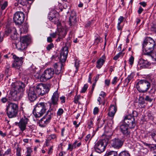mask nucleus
Returning a JSON list of instances; mask_svg holds the SVG:
<instances>
[{
	"label": "nucleus",
	"mask_w": 156,
	"mask_h": 156,
	"mask_svg": "<svg viewBox=\"0 0 156 156\" xmlns=\"http://www.w3.org/2000/svg\"><path fill=\"white\" fill-rule=\"evenodd\" d=\"M12 86V88L10 92L11 99L14 101L19 100L23 96L25 84L21 81L16 82L13 83Z\"/></svg>",
	"instance_id": "1"
},
{
	"label": "nucleus",
	"mask_w": 156,
	"mask_h": 156,
	"mask_svg": "<svg viewBox=\"0 0 156 156\" xmlns=\"http://www.w3.org/2000/svg\"><path fill=\"white\" fill-rule=\"evenodd\" d=\"M155 47V42L152 38L147 37L144 39L142 44L143 51L144 55H150Z\"/></svg>",
	"instance_id": "2"
},
{
	"label": "nucleus",
	"mask_w": 156,
	"mask_h": 156,
	"mask_svg": "<svg viewBox=\"0 0 156 156\" xmlns=\"http://www.w3.org/2000/svg\"><path fill=\"white\" fill-rule=\"evenodd\" d=\"M19 111V105L17 103L9 102L6 105L5 112L9 118L16 117Z\"/></svg>",
	"instance_id": "3"
},
{
	"label": "nucleus",
	"mask_w": 156,
	"mask_h": 156,
	"mask_svg": "<svg viewBox=\"0 0 156 156\" xmlns=\"http://www.w3.org/2000/svg\"><path fill=\"white\" fill-rule=\"evenodd\" d=\"M48 109V103L44 102L38 103L35 106L33 113L36 118H39L43 115Z\"/></svg>",
	"instance_id": "4"
},
{
	"label": "nucleus",
	"mask_w": 156,
	"mask_h": 156,
	"mask_svg": "<svg viewBox=\"0 0 156 156\" xmlns=\"http://www.w3.org/2000/svg\"><path fill=\"white\" fill-rule=\"evenodd\" d=\"M59 94L58 90L54 92L51 99V101H49L46 103L49 106V108L47 111L48 112H51L56 111L58 105Z\"/></svg>",
	"instance_id": "5"
},
{
	"label": "nucleus",
	"mask_w": 156,
	"mask_h": 156,
	"mask_svg": "<svg viewBox=\"0 0 156 156\" xmlns=\"http://www.w3.org/2000/svg\"><path fill=\"white\" fill-rule=\"evenodd\" d=\"M30 37L25 35L20 38V41L16 44V47L18 50L23 52V55H25L26 49L30 41Z\"/></svg>",
	"instance_id": "6"
},
{
	"label": "nucleus",
	"mask_w": 156,
	"mask_h": 156,
	"mask_svg": "<svg viewBox=\"0 0 156 156\" xmlns=\"http://www.w3.org/2000/svg\"><path fill=\"white\" fill-rule=\"evenodd\" d=\"M151 86L149 81L146 80H139L136 84V87L139 91L141 93L146 92Z\"/></svg>",
	"instance_id": "7"
},
{
	"label": "nucleus",
	"mask_w": 156,
	"mask_h": 156,
	"mask_svg": "<svg viewBox=\"0 0 156 156\" xmlns=\"http://www.w3.org/2000/svg\"><path fill=\"white\" fill-rule=\"evenodd\" d=\"M108 141V139H101L96 142L94 146L95 151L99 153L103 152L107 145Z\"/></svg>",
	"instance_id": "8"
},
{
	"label": "nucleus",
	"mask_w": 156,
	"mask_h": 156,
	"mask_svg": "<svg viewBox=\"0 0 156 156\" xmlns=\"http://www.w3.org/2000/svg\"><path fill=\"white\" fill-rule=\"evenodd\" d=\"M35 89L37 95L42 96L48 93L50 90V87L49 85L41 83L37 85Z\"/></svg>",
	"instance_id": "9"
},
{
	"label": "nucleus",
	"mask_w": 156,
	"mask_h": 156,
	"mask_svg": "<svg viewBox=\"0 0 156 156\" xmlns=\"http://www.w3.org/2000/svg\"><path fill=\"white\" fill-rule=\"evenodd\" d=\"M55 74L54 69L51 68L47 69L41 76L40 80L41 81H45L51 78Z\"/></svg>",
	"instance_id": "10"
},
{
	"label": "nucleus",
	"mask_w": 156,
	"mask_h": 156,
	"mask_svg": "<svg viewBox=\"0 0 156 156\" xmlns=\"http://www.w3.org/2000/svg\"><path fill=\"white\" fill-rule=\"evenodd\" d=\"M9 35H10V38L13 40H17L19 35L14 27L7 28L5 29L3 37H6Z\"/></svg>",
	"instance_id": "11"
},
{
	"label": "nucleus",
	"mask_w": 156,
	"mask_h": 156,
	"mask_svg": "<svg viewBox=\"0 0 156 156\" xmlns=\"http://www.w3.org/2000/svg\"><path fill=\"white\" fill-rule=\"evenodd\" d=\"M24 15L21 11L16 12L14 15L13 21L16 25H21L24 20Z\"/></svg>",
	"instance_id": "12"
},
{
	"label": "nucleus",
	"mask_w": 156,
	"mask_h": 156,
	"mask_svg": "<svg viewBox=\"0 0 156 156\" xmlns=\"http://www.w3.org/2000/svg\"><path fill=\"white\" fill-rule=\"evenodd\" d=\"M29 121L28 119L24 115L20 119L19 122H16L15 124L18 126L20 130L23 132L26 129L27 125Z\"/></svg>",
	"instance_id": "13"
},
{
	"label": "nucleus",
	"mask_w": 156,
	"mask_h": 156,
	"mask_svg": "<svg viewBox=\"0 0 156 156\" xmlns=\"http://www.w3.org/2000/svg\"><path fill=\"white\" fill-rule=\"evenodd\" d=\"M123 121V124L127 126L130 128H133L136 125L134 118L130 115L125 116Z\"/></svg>",
	"instance_id": "14"
},
{
	"label": "nucleus",
	"mask_w": 156,
	"mask_h": 156,
	"mask_svg": "<svg viewBox=\"0 0 156 156\" xmlns=\"http://www.w3.org/2000/svg\"><path fill=\"white\" fill-rule=\"evenodd\" d=\"M12 58L14 59V61L12 65V67L17 69H19L20 66L22 64L24 58L22 57H19L13 54H12Z\"/></svg>",
	"instance_id": "15"
},
{
	"label": "nucleus",
	"mask_w": 156,
	"mask_h": 156,
	"mask_svg": "<svg viewBox=\"0 0 156 156\" xmlns=\"http://www.w3.org/2000/svg\"><path fill=\"white\" fill-rule=\"evenodd\" d=\"M66 34V32L65 30H62L59 31V30L57 32H56L50 34V36L53 38H56V36L58 35V37L57 39L56 40V41L58 42L64 38Z\"/></svg>",
	"instance_id": "16"
},
{
	"label": "nucleus",
	"mask_w": 156,
	"mask_h": 156,
	"mask_svg": "<svg viewBox=\"0 0 156 156\" xmlns=\"http://www.w3.org/2000/svg\"><path fill=\"white\" fill-rule=\"evenodd\" d=\"M124 141L119 138H115L112 139L111 141L112 146L116 149H119L122 146Z\"/></svg>",
	"instance_id": "17"
},
{
	"label": "nucleus",
	"mask_w": 156,
	"mask_h": 156,
	"mask_svg": "<svg viewBox=\"0 0 156 156\" xmlns=\"http://www.w3.org/2000/svg\"><path fill=\"white\" fill-rule=\"evenodd\" d=\"M29 100L31 101H34L37 98V95L34 87H32L30 88L27 92Z\"/></svg>",
	"instance_id": "18"
},
{
	"label": "nucleus",
	"mask_w": 156,
	"mask_h": 156,
	"mask_svg": "<svg viewBox=\"0 0 156 156\" xmlns=\"http://www.w3.org/2000/svg\"><path fill=\"white\" fill-rule=\"evenodd\" d=\"M68 52L67 47L65 46L62 48L60 53V62L63 63L66 61L68 56Z\"/></svg>",
	"instance_id": "19"
},
{
	"label": "nucleus",
	"mask_w": 156,
	"mask_h": 156,
	"mask_svg": "<svg viewBox=\"0 0 156 156\" xmlns=\"http://www.w3.org/2000/svg\"><path fill=\"white\" fill-rule=\"evenodd\" d=\"M53 66L56 74H58L62 72V69L63 68L64 66L62 63L60 62L55 63L53 65Z\"/></svg>",
	"instance_id": "20"
},
{
	"label": "nucleus",
	"mask_w": 156,
	"mask_h": 156,
	"mask_svg": "<svg viewBox=\"0 0 156 156\" xmlns=\"http://www.w3.org/2000/svg\"><path fill=\"white\" fill-rule=\"evenodd\" d=\"M48 18L49 20L51 21L54 23L57 24L58 26L60 25L61 24L59 20V19L52 12H51L48 15Z\"/></svg>",
	"instance_id": "21"
},
{
	"label": "nucleus",
	"mask_w": 156,
	"mask_h": 156,
	"mask_svg": "<svg viewBox=\"0 0 156 156\" xmlns=\"http://www.w3.org/2000/svg\"><path fill=\"white\" fill-rule=\"evenodd\" d=\"M127 126L123 124L120 126L121 131L125 136H129L130 133V129Z\"/></svg>",
	"instance_id": "22"
},
{
	"label": "nucleus",
	"mask_w": 156,
	"mask_h": 156,
	"mask_svg": "<svg viewBox=\"0 0 156 156\" xmlns=\"http://www.w3.org/2000/svg\"><path fill=\"white\" fill-rule=\"evenodd\" d=\"M105 60L106 57L104 55L97 61L96 67L98 69H100L105 63Z\"/></svg>",
	"instance_id": "23"
},
{
	"label": "nucleus",
	"mask_w": 156,
	"mask_h": 156,
	"mask_svg": "<svg viewBox=\"0 0 156 156\" xmlns=\"http://www.w3.org/2000/svg\"><path fill=\"white\" fill-rule=\"evenodd\" d=\"M76 13L74 11H72L70 13V16L69 18V25L72 26L76 23Z\"/></svg>",
	"instance_id": "24"
},
{
	"label": "nucleus",
	"mask_w": 156,
	"mask_h": 156,
	"mask_svg": "<svg viewBox=\"0 0 156 156\" xmlns=\"http://www.w3.org/2000/svg\"><path fill=\"white\" fill-rule=\"evenodd\" d=\"M28 24L26 23H24L23 25L20 26V37H23L22 34L26 33L27 32Z\"/></svg>",
	"instance_id": "25"
},
{
	"label": "nucleus",
	"mask_w": 156,
	"mask_h": 156,
	"mask_svg": "<svg viewBox=\"0 0 156 156\" xmlns=\"http://www.w3.org/2000/svg\"><path fill=\"white\" fill-rule=\"evenodd\" d=\"M117 111V109L114 105H111L109 108V111L108 114V115L112 118L114 116Z\"/></svg>",
	"instance_id": "26"
},
{
	"label": "nucleus",
	"mask_w": 156,
	"mask_h": 156,
	"mask_svg": "<svg viewBox=\"0 0 156 156\" xmlns=\"http://www.w3.org/2000/svg\"><path fill=\"white\" fill-rule=\"evenodd\" d=\"M38 123L40 127L44 128L46 127L49 123L43 117L39 120Z\"/></svg>",
	"instance_id": "27"
},
{
	"label": "nucleus",
	"mask_w": 156,
	"mask_h": 156,
	"mask_svg": "<svg viewBox=\"0 0 156 156\" xmlns=\"http://www.w3.org/2000/svg\"><path fill=\"white\" fill-rule=\"evenodd\" d=\"M148 134L149 137L156 142V129L148 132Z\"/></svg>",
	"instance_id": "28"
},
{
	"label": "nucleus",
	"mask_w": 156,
	"mask_h": 156,
	"mask_svg": "<svg viewBox=\"0 0 156 156\" xmlns=\"http://www.w3.org/2000/svg\"><path fill=\"white\" fill-rule=\"evenodd\" d=\"M53 115V112H48V111L47 112L46 114L44 116L46 120L49 123L51 120V119L52 118Z\"/></svg>",
	"instance_id": "29"
},
{
	"label": "nucleus",
	"mask_w": 156,
	"mask_h": 156,
	"mask_svg": "<svg viewBox=\"0 0 156 156\" xmlns=\"http://www.w3.org/2000/svg\"><path fill=\"white\" fill-rule=\"evenodd\" d=\"M139 63L142 64V66L145 67H147L150 65V63L146 60H144L143 58H140L138 61Z\"/></svg>",
	"instance_id": "30"
},
{
	"label": "nucleus",
	"mask_w": 156,
	"mask_h": 156,
	"mask_svg": "<svg viewBox=\"0 0 156 156\" xmlns=\"http://www.w3.org/2000/svg\"><path fill=\"white\" fill-rule=\"evenodd\" d=\"M17 3H15V6H17L19 4L23 6H26L28 3V0H16Z\"/></svg>",
	"instance_id": "31"
},
{
	"label": "nucleus",
	"mask_w": 156,
	"mask_h": 156,
	"mask_svg": "<svg viewBox=\"0 0 156 156\" xmlns=\"http://www.w3.org/2000/svg\"><path fill=\"white\" fill-rule=\"evenodd\" d=\"M8 5V2L7 1L0 0V6L1 9L2 10L5 9L7 6Z\"/></svg>",
	"instance_id": "32"
},
{
	"label": "nucleus",
	"mask_w": 156,
	"mask_h": 156,
	"mask_svg": "<svg viewBox=\"0 0 156 156\" xmlns=\"http://www.w3.org/2000/svg\"><path fill=\"white\" fill-rule=\"evenodd\" d=\"M105 156H118L117 152L111 151L107 152Z\"/></svg>",
	"instance_id": "33"
},
{
	"label": "nucleus",
	"mask_w": 156,
	"mask_h": 156,
	"mask_svg": "<svg viewBox=\"0 0 156 156\" xmlns=\"http://www.w3.org/2000/svg\"><path fill=\"white\" fill-rule=\"evenodd\" d=\"M11 69L10 67L9 66H7L6 67L5 70V74L6 75H7V77L10 76L11 74Z\"/></svg>",
	"instance_id": "34"
},
{
	"label": "nucleus",
	"mask_w": 156,
	"mask_h": 156,
	"mask_svg": "<svg viewBox=\"0 0 156 156\" xmlns=\"http://www.w3.org/2000/svg\"><path fill=\"white\" fill-rule=\"evenodd\" d=\"M124 54V53H123L122 51L120 52L113 57V59L115 60H116L120 57H122Z\"/></svg>",
	"instance_id": "35"
},
{
	"label": "nucleus",
	"mask_w": 156,
	"mask_h": 156,
	"mask_svg": "<svg viewBox=\"0 0 156 156\" xmlns=\"http://www.w3.org/2000/svg\"><path fill=\"white\" fill-rule=\"evenodd\" d=\"M118 156H130V155L128 151H124L118 154Z\"/></svg>",
	"instance_id": "36"
},
{
	"label": "nucleus",
	"mask_w": 156,
	"mask_h": 156,
	"mask_svg": "<svg viewBox=\"0 0 156 156\" xmlns=\"http://www.w3.org/2000/svg\"><path fill=\"white\" fill-rule=\"evenodd\" d=\"M156 91V89L155 87H152L148 91V93L151 97H153L154 96V94Z\"/></svg>",
	"instance_id": "37"
},
{
	"label": "nucleus",
	"mask_w": 156,
	"mask_h": 156,
	"mask_svg": "<svg viewBox=\"0 0 156 156\" xmlns=\"http://www.w3.org/2000/svg\"><path fill=\"white\" fill-rule=\"evenodd\" d=\"M29 70L31 74L33 75L35 73L36 69L34 66H33L30 67Z\"/></svg>",
	"instance_id": "38"
},
{
	"label": "nucleus",
	"mask_w": 156,
	"mask_h": 156,
	"mask_svg": "<svg viewBox=\"0 0 156 156\" xmlns=\"http://www.w3.org/2000/svg\"><path fill=\"white\" fill-rule=\"evenodd\" d=\"M133 77L134 76L132 74H131L128 76L125 80L126 82H127V84H128L130 80L133 78Z\"/></svg>",
	"instance_id": "39"
},
{
	"label": "nucleus",
	"mask_w": 156,
	"mask_h": 156,
	"mask_svg": "<svg viewBox=\"0 0 156 156\" xmlns=\"http://www.w3.org/2000/svg\"><path fill=\"white\" fill-rule=\"evenodd\" d=\"M11 149L10 148H9L3 154V156H5L6 155L7 156H11Z\"/></svg>",
	"instance_id": "40"
},
{
	"label": "nucleus",
	"mask_w": 156,
	"mask_h": 156,
	"mask_svg": "<svg viewBox=\"0 0 156 156\" xmlns=\"http://www.w3.org/2000/svg\"><path fill=\"white\" fill-rule=\"evenodd\" d=\"M151 97H151V95L150 96L147 95L145 98V100L147 101L151 102L153 100V98Z\"/></svg>",
	"instance_id": "41"
},
{
	"label": "nucleus",
	"mask_w": 156,
	"mask_h": 156,
	"mask_svg": "<svg viewBox=\"0 0 156 156\" xmlns=\"http://www.w3.org/2000/svg\"><path fill=\"white\" fill-rule=\"evenodd\" d=\"M63 112L64 111L63 109L62 108H59L58 109L57 112V116L61 115L63 113Z\"/></svg>",
	"instance_id": "42"
},
{
	"label": "nucleus",
	"mask_w": 156,
	"mask_h": 156,
	"mask_svg": "<svg viewBox=\"0 0 156 156\" xmlns=\"http://www.w3.org/2000/svg\"><path fill=\"white\" fill-rule=\"evenodd\" d=\"M88 87V85L87 84H85L83 87L82 88L80 91L81 93H85L87 90Z\"/></svg>",
	"instance_id": "43"
},
{
	"label": "nucleus",
	"mask_w": 156,
	"mask_h": 156,
	"mask_svg": "<svg viewBox=\"0 0 156 156\" xmlns=\"http://www.w3.org/2000/svg\"><path fill=\"white\" fill-rule=\"evenodd\" d=\"M21 149L20 147H18L16 149V155L17 156H21Z\"/></svg>",
	"instance_id": "44"
},
{
	"label": "nucleus",
	"mask_w": 156,
	"mask_h": 156,
	"mask_svg": "<svg viewBox=\"0 0 156 156\" xmlns=\"http://www.w3.org/2000/svg\"><path fill=\"white\" fill-rule=\"evenodd\" d=\"M134 60V57L133 56H131L129 58V64L132 66L133 64V62Z\"/></svg>",
	"instance_id": "45"
},
{
	"label": "nucleus",
	"mask_w": 156,
	"mask_h": 156,
	"mask_svg": "<svg viewBox=\"0 0 156 156\" xmlns=\"http://www.w3.org/2000/svg\"><path fill=\"white\" fill-rule=\"evenodd\" d=\"M54 47V44L51 43L49 44L46 47L47 50L48 51H50L52 48Z\"/></svg>",
	"instance_id": "46"
},
{
	"label": "nucleus",
	"mask_w": 156,
	"mask_h": 156,
	"mask_svg": "<svg viewBox=\"0 0 156 156\" xmlns=\"http://www.w3.org/2000/svg\"><path fill=\"white\" fill-rule=\"evenodd\" d=\"M101 38L100 37H97L95 39L94 43L97 44L101 42Z\"/></svg>",
	"instance_id": "47"
},
{
	"label": "nucleus",
	"mask_w": 156,
	"mask_h": 156,
	"mask_svg": "<svg viewBox=\"0 0 156 156\" xmlns=\"http://www.w3.org/2000/svg\"><path fill=\"white\" fill-rule=\"evenodd\" d=\"M75 67L76 70V72L77 71H78V69L79 68V63L77 61H76L75 62Z\"/></svg>",
	"instance_id": "48"
},
{
	"label": "nucleus",
	"mask_w": 156,
	"mask_h": 156,
	"mask_svg": "<svg viewBox=\"0 0 156 156\" xmlns=\"http://www.w3.org/2000/svg\"><path fill=\"white\" fill-rule=\"evenodd\" d=\"M79 98L80 97L79 96L77 95L75 96L74 98V100L73 101L76 104H77L78 103V101Z\"/></svg>",
	"instance_id": "49"
},
{
	"label": "nucleus",
	"mask_w": 156,
	"mask_h": 156,
	"mask_svg": "<svg viewBox=\"0 0 156 156\" xmlns=\"http://www.w3.org/2000/svg\"><path fill=\"white\" fill-rule=\"evenodd\" d=\"M60 100H61V103L62 104L65 102L66 97L64 96H62L60 97Z\"/></svg>",
	"instance_id": "50"
},
{
	"label": "nucleus",
	"mask_w": 156,
	"mask_h": 156,
	"mask_svg": "<svg viewBox=\"0 0 156 156\" xmlns=\"http://www.w3.org/2000/svg\"><path fill=\"white\" fill-rule=\"evenodd\" d=\"M124 19V18L123 16H120L118 19V23H119V24H121L123 21Z\"/></svg>",
	"instance_id": "51"
},
{
	"label": "nucleus",
	"mask_w": 156,
	"mask_h": 156,
	"mask_svg": "<svg viewBox=\"0 0 156 156\" xmlns=\"http://www.w3.org/2000/svg\"><path fill=\"white\" fill-rule=\"evenodd\" d=\"M99 112V108L97 107H95L94 108L93 110V114L94 115L97 114Z\"/></svg>",
	"instance_id": "52"
},
{
	"label": "nucleus",
	"mask_w": 156,
	"mask_h": 156,
	"mask_svg": "<svg viewBox=\"0 0 156 156\" xmlns=\"http://www.w3.org/2000/svg\"><path fill=\"white\" fill-rule=\"evenodd\" d=\"M132 115H133V116L132 117L134 118V117H136L138 116V113L136 111H133L132 112Z\"/></svg>",
	"instance_id": "53"
},
{
	"label": "nucleus",
	"mask_w": 156,
	"mask_h": 156,
	"mask_svg": "<svg viewBox=\"0 0 156 156\" xmlns=\"http://www.w3.org/2000/svg\"><path fill=\"white\" fill-rule=\"evenodd\" d=\"M91 135L90 134H88L85 138V140L86 141H87L88 140H90L91 138H90Z\"/></svg>",
	"instance_id": "54"
},
{
	"label": "nucleus",
	"mask_w": 156,
	"mask_h": 156,
	"mask_svg": "<svg viewBox=\"0 0 156 156\" xmlns=\"http://www.w3.org/2000/svg\"><path fill=\"white\" fill-rule=\"evenodd\" d=\"M33 75L34 76L35 78L37 79H40V76L39 74L37 72L36 73H35L34 74H33Z\"/></svg>",
	"instance_id": "55"
},
{
	"label": "nucleus",
	"mask_w": 156,
	"mask_h": 156,
	"mask_svg": "<svg viewBox=\"0 0 156 156\" xmlns=\"http://www.w3.org/2000/svg\"><path fill=\"white\" fill-rule=\"evenodd\" d=\"M1 101L2 103H5L8 101V99L6 97H3L1 99Z\"/></svg>",
	"instance_id": "56"
},
{
	"label": "nucleus",
	"mask_w": 156,
	"mask_h": 156,
	"mask_svg": "<svg viewBox=\"0 0 156 156\" xmlns=\"http://www.w3.org/2000/svg\"><path fill=\"white\" fill-rule=\"evenodd\" d=\"M118 78L117 77H115L114 78L112 82V83L113 84H115L117 82Z\"/></svg>",
	"instance_id": "57"
},
{
	"label": "nucleus",
	"mask_w": 156,
	"mask_h": 156,
	"mask_svg": "<svg viewBox=\"0 0 156 156\" xmlns=\"http://www.w3.org/2000/svg\"><path fill=\"white\" fill-rule=\"evenodd\" d=\"M65 130V127H63L61 129V136L62 137H63L64 136V133Z\"/></svg>",
	"instance_id": "58"
},
{
	"label": "nucleus",
	"mask_w": 156,
	"mask_h": 156,
	"mask_svg": "<svg viewBox=\"0 0 156 156\" xmlns=\"http://www.w3.org/2000/svg\"><path fill=\"white\" fill-rule=\"evenodd\" d=\"M144 9L141 7V6L139 7L137 11V12L139 14H140L143 11Z\"/></svg>",
	"instance_id": "59"
},
{
	"label": "nucleus",
	"mask_w": 156,
	"mask_h": 156,
	"mask_svg": "<svg viewBox=\"0 0 156 156\" xmlns=\"http://www.w3.org/2000/svg\"><path fill=\"white\" fill-rule=\"evenodd\" d=\"M105 85L108 86L109 85L110 83V80L109 79H106L105 80Z\"/></svg>",
	"instance_id": "60"
},
{
	"label": "nucleus",
	"mask_w": 156,
	"mask_h": 156,
	"mask_svg": "<svg viewBox=\"0 0 156 156\" xmlns=\"http://www.w3.org/2000/svg\"><path fill=\"white\" fill-rule=\"evenodd\" d=\"M73 149H74L73 147L72 144H69L68 147L67 148V149L68 150H69L70 151H72Z\"/></svg>",
	"instance_id": "61"
},
{
	"label": "nucleus",
	"mask_w": 156,
	"mask_h": 156,
	"mask_svg": "<svg viewBox=\"0 0 156 156\" xmlns=\"http://www.w3.org/2000/svg\"><path fill=\"white\" fill-rule=\"evenodd\" d=\"M27 151L26 153H31L32 152V148L30 147H27Z\"/></svg>",
	"instance_id": "62"
},
{
	"label": "nucleus",
	"mask_w": 156,
	"mask_h": 156,
	"mask_svg": "<svg viewBox=\"0 0 156 156\" xmlns=\"http://www.w3.org/2000/svg\"><path fill=\"white\" fill-rule=\"evenodd\" d=\"M78 141L77 140L75 141L74 143L72 144L73 149L76 148L77 147L76 144L77 143Z\"/></svg>",
	"instance_id": "63"
},
{
	"label": "nucleus",
	"mask_w": 156,
	"mask_h": 156,
	"mask_svg": "<svg viewBox=\"0 0 156 156\" xmlns=\"http://www.w3.org/2000/svg\"><path fill=\"white\" fill-rule=\"evenodd\" d=\"M93 123L92 121H91L88 123L87 128L89 129H90L93 126Z\"/></svg>",
	"instance_id": "64"
}]
</instances>
